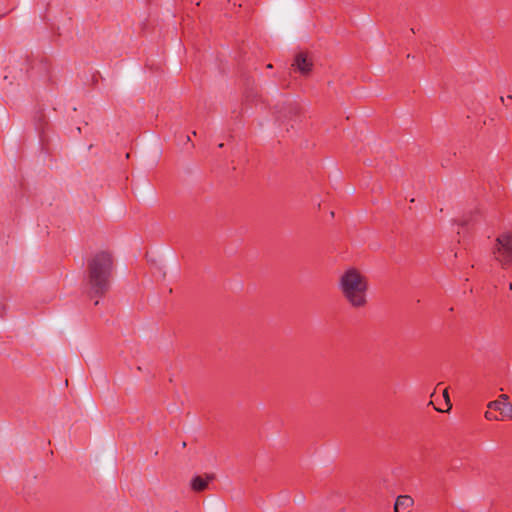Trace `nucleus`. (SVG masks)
<instances>
[{"label": "nucleus", "mask_w": 512, "mask_h": 512, "mask_svg": "<svg viewBox=\"0 0 512 512\" xmlns=\"http://www.w3.org/2000/svg\"><path fill=\"white\" fill-rule=\"evenodd\" d=\"M339 290L349 305L355 309L364 308L368 303V279L355 268L347 269L339 278Z\"/></svg>", "instance_id": "nucleus-1"}, {"label": "nucleus", "mask_w": 512, "mask_h": 512, "mask_svg": "<svg viewBox=\"0 0 512 512\" xmlns=\"http://www.w3.org/2000/svg\"><path fill=\"white\" fill-rule=\"evenodd\" d=\"M112 257L107 252L96 253L89 261L88 285L91 296H100L110 285Z\"/></svg>", "instance_id": "nucleus-2"}, {"label": "nucleus", "mask_w": 512, "mask_h": 512, "mask_svg": "<svg viewBox=\"0 0 512 512\" xmlns=\"http://www.w3.org/2000/svg\"><path fill=\"white\" fill-rule=\"evenodd\" d=\"M494 256L503 267L512 264V233H504L497 238Z\"/></svg>", "instance_id": "nucleus-3"}, {"label": "nucleus", "mask_w": 512, "mask_h": 512, "mask_svg": "<svg viewBox=\"0 0 512 512\" xmlns=\"http://www.w3.org/2000/svg\"><path fill=\"white\" fill-rule=\"evenodd\" d=\"M488 408L498 411L501 421L512 419V403L508 401L506 394H501L498 399L489 402Z\"/></svg>", "instance_id": "nucleus-4"}, {"label": "nucleus", "mask_w": 512, "mask_h": 512, "mask_svg": "<svg viewBox=\"0 0 512 512\" xmlns=\"http://www.w3.org/2000/svg\"><path fill=\"white\" fill-rule=\"evenodd\" d=\"M293 66L303 75H308L311 70L313 63L310 58L304 53H299L296 55Z\"/></svg>", "instance_id": "nucleus-5"}, {"label": "nucleus", "mask_w": 512, "mask_h": 512, "mask_svg": "<svg viewBox=\"0 0 512 512\" xmlns=\"http://www.w3.org/2000/svg\"><path fill=\"white\" fill-rule=\"evenodd\" d=\"M413 499L408 495H400L394 504V512H408L413 506Z\"/></svg>", "instance_id": "nucleus-6"}, {"label": "nucleus", "mask_w": 512, "mask_h": 512, "mask_svg": "<svg viewBox=\"0 0 512 512\" xmlns=\"http://www.w3.org/2000/svg\"><path fill=\"white\" fill-rule=\"evenodd\" d=\"M214 478L213 475H207L205 478L201 476H195L191 480V488L196 492L205 490L208 487V483Z\"/></svg>", "instance_id": "nucleus-7"}, {"label": "nucleus", "mask_w": 512, "mask_h": 512, "mask_svg": "<svg viewBox=\"0 0 512 512\" xmlns=\"http://www.w3.org/2000/svg\"><path fill=\"white\" fill-rule=\"evenodd\" d=\"M484 416H485V418H486L487 420H490V421H500V420H501V419H500V416L495 415V414H494L493 412H491V411H486Z\"/></svg>", "instance_id": "nucleus-8"}, {"label": "nucleus", "mask_w": 512, "mask_h": 512, "mask_svg": "<svg viewBox=\"0 0 512 512\" xmlns=\"http://www.w3.org/2000/svg\"><path fill=\"white\" fill-rule=\"evenodd\" d=\"M443 395H444V397L446 398V400L448 401V400H449V398H448V392H447V390H444Z\"/></svg>", "instance_id": "nucleus-9"}]
</instances>
